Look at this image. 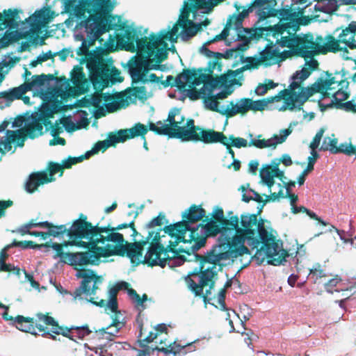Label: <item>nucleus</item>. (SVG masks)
<instances>
[{
	"instance_id": "7",
	"label": "nucleus",
	"mask_w": 356,
	"mask_h": 356,
	"mask_svg": "<svg viewBox=\"0 0 356 356\" xmlns=\"http://www.w3.org/2000/svg\"><path fill=\"white\" fill-rule=\"evenodd\" d=\"M166 227L167 226L163 229L159 228L156 232L149 231L143 244H148L149 241L158 243L159 248H163L164 256H169V252L173 254V264L179 252L185 253L186 257H198L196 252L204 245V238L199 242H192L186 234L178 233L177 228L173 232H168Z\"/></svg>"
},
{
	"instance_id": "12",
	"label": "nucleus",
	"mask_w": 356,
	"mask_h": 356,
	"mask_svg": "<svg viewBox=\"0 0 356 356\" xmlns=\"http://www.w3.org/2000/svg\"><path fill=\"white\" fill-rule=\"evenodd\" d=\"M98 227L97 225H92L87 221V216L81 213L79 218L74 220L70 228H67L65 233L70 241L65 243V245H77L92 250V248L95 245V240Z\"/></svg>"
},
{
	"instance_id": "24",
	"label": "nucleus",
	"mask_w": 356,
	"mask_h": 356,
	"mask_svg": "<svg viewBox=\"0 0 356 356\" xmlns=\"http://www.w3.org/2000/svg\"><path fill=\"white\" fill-rule=\"evenodd\" d=\"M191 120V119L185 122L184 118L181 115L180 110L177 108H172L168 113V119L166 121L169 122L168 124V127L173 130V131H170V130H169L168 136L170 138H179L177 136H172V134L181 132V129H184L188 125V124H189L188 122Z\"/></svg>"
},
{
	"instance_id": "14",
	"label": "nucleus",
	"mask_w": 356,
	"mask_h": 356,
	"mask_svg": "<svg viewBox=\"0 0 356 356\" xmlns=\"http://www.w3.org/2000/svg\"><path fill=\"white\" fill-rule=\"evenodd\" d=\"M188 123L184 129H181V132L172 134V136L178 137L183 141L195 140L202 141L204 143L225 144L223 140L226 139V136L222 133L203 130L195 126L193 120H191Z\"/></svg>"
},
{
	"instance_id": "4",
	"label": "nucleus",
	"mask_w": 356,
	"mask_h": 356,
	"mask_svg": "<svg viewBox=\"0 0 356 356\" xmlns=\"http://www.w3.org/2000/svg\"><path fill=\"white\" fill-rule=\"evenodd\" d=\"M63 12L68 14L65 24L72 27L74 38L81 42L76 49L79 56L88 54V48L105 32L104 19L98 15L111 13L115 5L114 0H62Z\"/></svg>"
},
{
	"instance_id": "25",
	"label": "nucleus",
	"mask_w": 356,
	"mask_h": 356,
	"mask_svg": "<svg viewBox=\"0 0 356 356\" xmlns=\"http://www.w3.org/2000/svg\"><path fill=\"white\" fill-rule=\"evenodd\" d=\"M234 26L236 31L237 32V37L235 38V35H234L231 39L234 40L236 42L232 49L227 50L223 53L222 57L225 58L232 57L234 51H243L246 50L250 41V38L244 35L245 33H250L248 29H244L243 26L242 28L236 29V24Z\"/></svg>"
},
{
	"instance_id": "42",
	"label": "nucleus",
	"mask_w": 356,
	"mask_h": 356,
	"mask_svg": "<svg viewBox=\"0 0 356 356\" xmlns=\"http://www.w3.org/2000/svg\"><path fill=\"white\" fill-rule=\"evenodd\" d=\"M130 98V97H126L124 99L107 102L104 105L108 112H113L119 108L127 107L131 102Z\"/></svg>"
},
{
	"instance_id": "58",
	"label": "nucleus",
	"mask_w": 356,
	"mask_h": 356,
	"mask_svg": "<svg viewBox=\"0 0 356 356\" xmlns=\"http://www.w3.org/2000/svg\"><path fill=\"white\" fill-rule=\"evenodd\" d=\"M184 94L180 95L179 99L184 100L185 97H188L192 100H197L201 99L199 91L195 89H186L183 90Z\"/></svg>"
},
{
	"instance_id": "30",
	"label": "nucleus",
	"mask_w": 356,
	"mask_h": 356,
	"mask_svg": "<svg viewBox=\"0 0 356 356\" xmlns=\"http://www.w3.org/2000/svg\"><path fill=\"white\" fill-rule=\"evenodd\" d=\"M3 151L9 152L12 149V143H17L18 146L24 145V138L21 136L19 131H6V136L5 140H0Z\"/></svg>"
},
{
	"instance_id": "17",
	"label": "nucleus",
	"mask_w": 356,
	"mask_h": 356,
	"mask_svg": "<svg viewBox=\"0 0 356 356\" xmlns=\"http://www.w3.org/2000/svg\"><path fill=\"white\" fill-rule=\"evenodd\" d=\"M275 6H277V0H254L247 9L243 8L237 17L233 18L236 22V29L242 28L243 19L250 12H255L259 22L265 20L269 16H274L277 13Z\"/></svg>"
},
{
	"instance_id": "1",
	"label": "nucleus",
	"mask_w": 356,
	"mask_h": 356,
	"mask_svg": "<svg viewBox=\"0 0 356 356\" xmlns=\"http://www.w3.org/2000/svg\"><path fill=\"white\" fill-rule=\"evenodd\" d=\"M204 216L205 211L202 207L192 205L182 213L183 221L167 225L166 229L168 232H173L177 228L178 233L186 234L192 242H199L204 238L205 243L207 238L217 237L216 244L207 252L204 259L211 264L220 265L222 261L234 259L244 254H250L248 248L236 249V246L238 248L243 245L244 239L248 241V244L253 245L254 243L250 236H245V234L233 237V234L238 232L236 217L229 218L223 224L225 227H220L213 219H210L204 225L197 224Z\"/></svg>"
},
{
	"instance_id": "59",
	"label": "nucleus",
	"mask_w": 356,
	"mask_h": 356,
	"mask_svg": "<svg viewBox=\"0 0 356 356\" xmlns=\"http://www.w3.org/2000/svg\"><path fill=\"white\" fill-rule=\"evenodd\" d=\"M165 219V215L159 213V215L149 221L145 227V229L148 232L152 231L151 229L155 226H161L163 223V220Z\"/></svg>"
},
{
	"instance_id": "22",
	"label": "nucleus",
	"mask_w": 356,
	"mask_h": 356,
	"mask_svg": "<svg viewBox=\"0 0 356 356\" xmlns=\"http://www.w3.org/2000/svg\"><path fill=\"white\" fill-rule=\"evenodd\" d=\"M63 168H66L63 164H54L50 168L49 175L47 173H38L30 175L26 184V190L28 193H33L39 186L50 182L53 180L52 177L59 172Z\"/></svg>"
},
{
	"instance_id": "39",
	"label": "nucleus",
	"mask_w": 356,
	"mask_h": 356,
	"mask_svg": "<svg viewBox=\"0 0 356 356\" xmlns=\"http://www.w3.org/2000/svg\"><path fill=\"white\" fill-rule=\"evenodd\" d=\"M211 98V99H204L205 107L212 111L219 113L227 117L228 104H227L226 106L220 105V103L218 101H216V99L213 98V97Z\"/></svg>"
},
{
	"instance_id": "21",
	"label": "nucleus",
	"mask_w": 356,
	"mask_h": 356,
	"mask_svg": "<svg viewBox=\"0 0 356 356\" xmlns=\"http://www.w3.org/2000/svg\"><path fill=\"white\" fill-rule=\"evenodd\" d=\"M198 257H193L192 256L186 257V255H179V257H176L175 260V265L176 266H181L186 261H199L200 262V267H199V271L201 273V275L199 276V282L200 284V286H204L207 285L208 282L211 281V278L213 277V275L216 274V266H212L211 268H208L206 269H204V263H208V261H204V258L207 256V252L204 255H200L198 254ZM209 264H210L209 262Z\"/></svg>"
},
{
	"instance_id": "35",
	"label": "nucleus",
	"mask_w": 356,
	"mask_h": 356,
	"mask_svg": "<svg viewBox=\"0 0 356 356\" xmlns=\"http://www.w3.org/2000/svg\"><path fill=\"white\" fill-rule=\"evenodd\" d=\"M31 319L25 318L23 316L18 315L14 318V325L16 328L20 331L28 332L33 335H37L35 327L31 323Z\"/></svg>"
},
{
	"instance_id": "18",
	"label": "nucleus",
	"mask_w": 356,
	"mask_h": 356,
	"mask_svg": "<svg viewBox=\"0 0 356 356\" xmlns=\"http://www.w3.org/2000/svg\"><path fill=\"white\" fill-rule=\"evenodd\" d=\"M144 239L136 243L140 244V254H141V259L140 264H146L151 266H159L164 267L166 265L168 259H170V256H164L163 254V248L160 249L158 243H154L151 241L148 244H143Z\"/></svg>"
},
{
	"instance_id": "62",
	"label": "nucleus",
	"mask_w": 356,
	"mask_h": 356,
	"mask_svg": "<svg viewBox=\"0 0 356 356\" xmlns=\"http://www.w3.org/2000/svg\"><path fill=\"white\" fill-rule=\"evenodd\" d=\"M37 316L40 321H43L46 325H52L53 327H58V323L51 316L43 314H38Z\"/></svg>"
},
{
	"instance_id": "34",
	"label": "nucleus",
	"mask_w": 356,
	"mask_h": 356,
	"mask_svg": "<svg viewBox=\"0 0 356 356\" xmlns=\"http://www.w3.org/2000/svg\"><path fill=\"white\" fill-rule=\"evenodd\" d=\"M147 127L140 123L136 124L134 127L128 129H120L118 134L122 138H125L124 141L128 138H133L136 136H142L143 138L147 134Z\"/></svg>"
},
{
	"instance_id": "6",
	"label": "nucleus",
	"mask_w": 356,
	"mask_h": 356,
	"mask_svg": "<svg viewBox=\"0 0 356 356\" xmlns=\"http://www.w3.org/2000/svg\"><path fill=\"white\" fill-rule=\"evenodd\" d=\"M29 90H33L34 95L43 101H47L42 103L38 113L33 114L41 119L43 123L44 121L51 122L47 118L60 110L58 98L63 93V88L59 86L58 79L53 74L33 76L30 82H25L18 87L0 92V108L9 106L14 100L19 99Z\"/></svg>"
},
{
	"instance_id": "45",
	"label": "nucleus",
	"mask_w": 356,
	"mask_h": 356,
	"mask_svg": "<svg viewBox=\"0 0 356 356\" xmlns=\"http://www.w3.org/2000/svg\"><path fill=\"white\" fill-rule=\"evenodd\" d=\"M67 227L65 225H60L57 227H49L46 232H42L40 236L44 240L47 237H59L65 233Z\"/></svg>"
},
{
	"instance_id": "9",
	"label": "nucleus",
	"mask_w": 356,
	"mask_h": 356,
	"mask_svg": "<svg viewBox=\"0 0 356 356\" xmlns=\"http://www.w3.org/2000/svg\"><path fill=\"white\" fill-rule=\"evenodd\" d=\"M281 47H288L293 49L295 54L304 58H312L316 53H326L327 40L321 36L316 37V40L312 35L299 36L287 33L286 36L280 39Z\"/></svg>"
},
{
	"instance_id": "29",
	"label": "nucleus",
	"mask_w": 356,
	"mask_h": 356,
	"mask_svg": "<svg viewBox=\"0 0 356 356\" xmlns=\"http://www.w3.org/2000/svg\"><path fill=\"white\" fill-rule=\"evenodd\" d=\"M70 80L72 83L76 86L80 92H84L88 89L89 81L81 67L76 66L74 67L71 72Z\"/></svg>"
},
{
	"instance_id": "56",
	"label": "nucleus",
	"mask_w": 356,
	"mask_h": 356,
	"mask_svg": "<svg viewBox=\"0 0 356 356\" xmlns=\"http://www.w3.org/2000/svg\"><path fill=\"white\" fill-rule=\"evenodd\" d=\"M19 247L22 249H35L38 245H34L31 241H14L8 248Z\"/></svg>"
},
{
	"instance_id": "52",
	"label": "nucleus",
	"mask_w": 356,
	"mask_h": 356,
	"mask_svg": "<svg viewBox=\"0 0 356 356\" xmlns=\"http://www.w3.org/2000/svg\"><path fill=\"white\" fill-rule=\"evenodd\" d=\"M237 17V16H232L230 17L226 24V27L223 29L220 34H219V37L222 39L227 38V37L229 34V30L233 29L235 32V35L237 36V32L235 29V20L233 18Z\"/></svg>"
},
{
	"instance_id": "48",
	"label": "nucleus",
	"mask_w": 356,
	"mask_h": 356,
	"mask_svg": "<svg viewBox=\"0 0 356 356\" xmlns=\"http://www.w3.org/2000/svg\"><path fill=\"white\" fill-rule=\"evenodd\" d=\"M337 139L330 137H325L323 140L322 145L320 150L330 151L332 154H335V149H337Z\"/></svg>"
},
{
	"instance_id": "50",
	"label": "nucleus",
	"mask_w": 356,
	"mask_h": 356,
	"mask_svg": "<svg viewBox=\"0 0 356 356\" xmlns=\"http://www.w3.org/2000/svg\"><path fill=\"white\" fill-rule=\"evenodd\" d=\"M314 8L315 9L323 13H330L337 10V0H327V4L323 6H318V4H316Z\"/></svg>"
},
{
	"instance_id": "2",
	"label": "nucleus",
	"mask_w": 356,
	"mask_h": 356,
	"mask_svg": "<svg viewBox=\"0 0 356 356\" xmlns=\"http://www.w3.org/2000/svg\"><path fill=\"white\" fill-rule=\"evenodd\" d=\"M189 15L190 11L188 8H184L177 24H175L171 30L168 26V29L161 30L158 35L149 34L148 42L147 38L145 40H140L135 30H128L126 32L122 41L127 42L128 46L127 49L133 51L136 49L139 54V56H132L124 67L134 81L145 82L147 81L148 70H156L162 68V65L153 64L152 62L159 63L166 58L168 49L166 41L172 43L177 42L179 27L183 29L179 35L184 41H187L196 34L200 25H195L192 20L189 19Z\"/></svg>"
},
{
	"instance_id": "57",
	"label": "nucleus",
	"mask_w": 356,
	"mask_h": 356,
	"mask_svg": "<svg viewBox=\"0 0 356 356\" xmlns=\"http://www.w3.org/2000/svg\"><path fill=\"white\" fill-rule=\"evenodd\" d=\"M280 163V159H275L271 161V163L270 165H266V168H272L273 176L275 177L284 176V172L280 170L278 168Z\"/></svg>"
},
{
	"instance_id": "38",
	"label": "nucleus",
	"mask_w": 356,
	"mask_h": 356,
	"mask_svg": "<svg viewBox=\"0 0 356 356\" xmlns=\"http://www.w3.org/2000/svg\"><path fill=\"white\" fill-rule=\"evenodd\" d=\"M310 75V71L308 69L302 68L301 70L296 71L291 76L292 82L289 85V89L294 90L299 88L300 82L305 81Z\"/></svg>"
},
{
	"instance_id": "55",
	"label": "nucleus",
	"mask_w": 356,
	"mask_h": 356,
	"mask_svg": "<svg viewBox=\"0 0 356 356\" xmlns=\"http://www.w3.org/2000/svg\"><path fill=\"white\" fill-rule=\"evenodd\" d=\"M343 153L348 156L353 155L355 153L353 146L350 143H341L337 149H335V154Z\"/></svg>"
},
{
	"instance_id": "13",
	"label": "nucleus",
	"mask_w": 356,
	"mask_h": 356,
	"mask_svg": "<svg viewBox=\"0 0 356 356\" xmlns=\"http://www.w3.org/2000/svg\"><path fill=\"white\" fill-rule=\"evenodd\" d=\"M309 4H306L300 12H296L291 8L278 9L275 7L277 13L273 17L277 15L280 17V21L277 25L280 39L282 36H286L287 33L295 34L298 31L300 25H307L309 22L310 19L308 17H299V14L302 13V10Z\"/></svg>"
},
{
	"instance_id": "26",
	"label": "nucleus",
	"mask_w": 356,
	"mask_h": 356,
	"mask_svg": "<svg viewBox=\"0 0 356 356\" xmlns=\"http://www.w3.org/2000/svg\"><path fill=\"white\" fill-rule=\"evenodd\" d=\"M17 9L4 10L3 14L0 13V36L6 29L15 30L18 28V22L20 21Z\"/></svg>"
},
{
	"instance_id": "5",
	"label": "nucleus",
	"mask_w": 356,
	"mask_h": 356,
	"mask_svg": "<svg viewBox=\"0 0 356 356\" xmlns=\"http://www.w3.org/2000/svg\"><path fill=\"white\" fill-rule=\"evenodd\" d=\"M266 200L263 204L258 206L257 213H243L240 216V223L241 227L238 225V232L233 234V236L245 234V236H250V238L254 241V244H248V241L244 239L243 245L241 248H247L245 245L255 250L254 257L260 262H263L266 258L270 259L268 263L271 265L278 266L282 264L286 261L285 251L282 248V243L276 241L273 235L269 233L265 228L264 222L262 219L258 220L257 216L259 215L266 204V202L270 200L266 197ZM236 249L239 247L236 246Z\"/></svg>"
},
{
	"instance_id": "23",
	"label": "nucleus",
	"mask_w": 356,
	"mask_h": 356,
	"mask_svg": "<svg viewBox=\"0 0 356 356\" xmlns=\"http://www.w3.org/2000/svg\"><path fill=\"white\" fill-rule=\"evenodd\" d=\"M268 169V168H266V165L262 168L260 170V177L261 178L263 183L268 187L269 191H272V190H275V188H277L279 189L278 192L274 191L269 195H266V197H268L269 200H271L272 201H277L279 200L280 198H283L284 189L281 184L275 183L273 177H275L273 176V174H271Z\"/></svg>"
},
{
	"instance_id": "28",
	"label": "nucleus",
	"mask_w": 356,
	"mask_h": 356,
	"mask_svg": "<svg viewBox=\"0 0 356 356\" xmlns=\"http://www.w3.org/2000/svg\"><path fill=\"white\" fill-rule=\"evenodd\" d=\"M44 126L45 127V132L49 133V134L53 137V138L49 141V145L50 146L65 145V140L59 137V135L63 132V127L60 125V123H58L57 121L54 123L44 121Z\"/></svg>"
},
{
	"instance_id": "37",
	"label": "nucleus",
	"mask_w": 356,
	"mask_h": 356,
	"mask_svg": "<svg viewBox=\"0 0 356 356\" xmlns=\"http://www.w3.org/2000/svg\"><path fill=\"white\" fill-rule=\"evenodd\" d=\"M291 130L290 129H285L280 131L279 136L275 135L272 138L264 140L265 148L266 147H273L275 148L276 145L284 143L287 136L290 135Z\"/></svg>"
},
{
	"instance_id": "27",
	"label": "nucleus",
	"mask_w": 356,
	"mask_h": 356,
	"mask_svg": "<svg viewBox=\"0 0 356 356\" xmlns=\"http://www.w3.org/2000/svg\"><path fill=\"white\" fill-rule=\"evenodd\" d=\"M43 122L33 113L24 120V131L30 138H35L43 134Z\"/></svg>"
},
{
	"instance_id": "46",
	"label": "nucleus",
	"mask_w": 356,
	"mask_h": 356,
	"mask_svg": "<svg viewBox=\"0 0 356 356\" xmlns=\"http://www.w3.org/2000/svg\"><path fill=\"white\" fill-rule=\"evenodd\" d=\"M127 294L136 307H140L142 309H145L144 302L147 300L146 294H143L141 298L136 291L131 288L127 290Z\"/></svg>"
},
{
	"instance_id": "16",
	"label": "nucleus",
	"mask_w": 356,
	"mask_h": 356,
	"mask_svg": "<svg viewBox=\"0 0 356 356\" xmlns=\"http://www.w3.org/2000/svg\"><path fill=\"white\" fill-rule=\"evenodd\" d=\"M356 32V22H351L347 28L343 29L339 35L337 39L328 35L325 37L327 40V51L337 52L343 51V56L346 59L350 57L347 55L348 51L347 47L355 49H356V40L355 39Z\"/></svg>"
},
{
	"instance_id": "15",
	"label": "nucleus",
	"mask_w": 356,
	"mask_h": 356,
	"mask_svg": "<svg viewBox=\"0 0 356 356\" xmlns=\"http://www.w3.org/2000/svg\"><path fill=\"white\" fill-rule=\"evenodd\" d=\"M251 65L252 64L244 65L236 70H229L227 74L216 79L208 74H202L199 77L201 80L197 79V81H200V83H203L207 86L208 90L212 92L213 90L218 86L219 88H227L229 86H241L244 80L243 72L250 69Z\"/></svg>"
},
{
	"instance_id": "47",
	"label": "nucleus",
	"mask_w": 356,
	"mask_h": 356,
	"mask_svg": "<svg viewBox=\"0 0 356 356\" xmlns=\"http://www.w3.org/2000/svg\"><path fill=\"white\" fill-rule=\"evenodd\" d=\"M216 0H189V8L198 10L200 8H209L215 5Z\"/></svg>"
},
{
	"instance_id": "63",
	"label": "nucleus",
	"mask_w": 356,
	"mask_h": 356,
	"mask_svg": "<svg viewBox=\"0 0 356 356\" xmlns=\"http://www.w3.org/2000/svg\"><path fill=\"white\" fill-rule=\"evenodd\" d=\"M76 330V335L74 337H78L79 339H83L86 336L89 335L92 331L90 330L88 326L83 325L81 327H74Z\"/></svg>"
},
{
	"instance_id": "49",
	"label": "nucleus",
	"mask_w": 356,
	"mask_h": 356,
	"mask_svg": "<svg viewBox=\"0 0 356 356\" xmlns=\"http://www.w3.org/2000/svg\"><path fill=\"white\" fill-rule=\"evenodd\" d=\"M127 97H131V103L135 102L136 99L145 100L147 99V91L144 86L134 87L132 90V93L127 95Z\"/></svg>"
},
{
	"instance_id": "54",
	"label": "nucleus",
	"mask_w": 356,
	"mask_h": 356,
	"mask_svg": "<svg viewBox=\"0 0 356 356\" xmlns=\"http://www.w3.org/2000/svg\"><path fill=\"white\" fill-rule=\"evenodd\" d=\"M228 138L229 143L235 147L241 148L248 146L249 143L243 138H235L233 135L229 136Z\"/></svg>"
},
{
	"instance_id": "11",
	"label": "nucleus",
	"mask_w": 356,
	"mask_h": 356,
	"mask_svg": "<svg viewBox=\"0 0 356 356\" xmlns=\"http://www.w3.org/2000/svg\"><path fill=\"white\" fill-rule=\"evenodd\" d=\"M102 51L90 56L87 61V67L90 71V81L95 89L106 87L110 79L112 82H120V72L113 70L110 74V70L106 63Z\"/></svg>"
},
{
	"instance_id": "20",
	"label": "nucleus",
	"mask_w": 356,
	"mask_h": 356,
	"mask_svg": "<svg viewBox=\"0 0 356 356\" xmlns=\"http://www.w3.org/2000/svg\"><path fill=\"white\" fill-rule=\"evenodd\" d=\"M110 13H107L105 15H98L99 17H101L104 19V25L105 26V31H106V26H108V29H114V30H121L123 31V34L121 35H117V38L118 41L124 47L125 49L127 50V47H128L127 42L122 41L123 37L125 35L126 32L128 30H135L137 31L138 39L140 40H145V38H147V41L149 39V35H147V30H145L144 31V36L142 37L141 34V30L138 29H134L128 27L124 29V24L122 22L121 18L118 16H112L109 15ZM127 51H129L127 49ZM131 51L134 52L135 51H137V54L136 56H139V54L138 53V50L136 49H134V50H130Z\"/></svg>"
},
{
	"instance_id": "10",
	"label": "nucleus",
	"mask_w": 356,
	"mask_h": 356,
	"mask_svg": "<svg viewBox=\"0 0 356 356\" xmlns=\"http://www.w3.org/2000/svg\"><path fill=\"white\" fill-rule=\"evenodd\" d=\"M334 83L335 80L332 74L325 72L324 76L318 78L310 87H303L299 92L292 91L280 111L302 110V106L311 96L316 92L327 91Z\"/></svg>"
},
{
	"instance_id": "53",
	"label": "nucleus",
	"mask_w": 356,
	"mask_h": 356,
	"mask_svg": "<svg viewBox=\"0 0 356 356\" xmlns=\"http://www.w3.org/2000/svg\"><path fill=\"white\" fill-rule=\"evenodd\" d=\"M157 124L160 125V127L154 124V123H150L149 129L159 134L168 136V131L170 130V127H168V124L167 123H162L161 122H158Z\"/></svg>"
},
{
	"instance_id": "44",
	"label": "nucleus",
	"mask_w": 356,
	"mask_h": 356,
	"mask_svg": "<svg viewBox=\"0 0 356 356\" xmlns=\"http://www.w3.org/2000/svg\"><path fill=\"white\" fill-rule=\"evenodd\" d=\"M51 13L49 8H44L38 11H35L31 18L35 23H45L50 19Z\"/></svg>"
},
{
	"instance_id": "3",
	"label": "nucleus",
	"mask_w": 356,
	"mask_h": 356,
	"mask_svg": "<svg viewBox=\"0 0 356 356\" xmlns=\"http://www.w3.org/2000/svg\"><path fill=\"white\" fill-rule=\"evenodd\" d=\"M138 232L134 222L122 223L115 227H99L92 250L68 254L71 265H98L102 257L126 254L131 263L138 264L141 259L140 244L136 243Z\"/></svg>"
},
{
	"instance_id": "8",
	"label": "nucleus",
	"mask_w": 356,
	"mask_h": 356,
	"mask_svg": "<svg viewBox=\"0 0 356 356\" xmlns=\"http://www.w3.org/2000/svg\"><path fill=\"white\" fill-rule=\"evenodd\" d=\"M75 276L78 278H82V281L80 286L71 293L74 299L83 300L82 295L84 294L86 301L95 306L99 307L106 306V308L109 309L112 312L118 311L117 298H109L106 304L104 300H100L99 301L94 300V296H95L98 289L97 284L102 282L101 277L97 276L94 271L84 269L79 270L76 271Z\"/></svg>"
},
{
	"instance_id": "40",
	"label": "nucleus",
	"mask_w": 356,
	"mask_h": 356,
	"mask_svg": "<svg viewBox=\"0 0 356 356\" xmlns=\"http://www.w3.org/2000/svg\"><path fill=\"white\" fill-rule=\"evenodd\" d=\"M211 215L213 218L216 220L215 221L217 222L218 226H219L220 227H225L223 224L225 223L228 220H229V218L231 217H236L238 218V225L239 224L240 218H238L237 216L234 215L232 211L228 212L227 216V218H225L223 210L218 207L214 208Z\"/></svg>"
},
{
	"instance_id": "32",
	"label": "nucleus",
	"mask_w": 356,
	"mask_h": 356,
	"mask_svg": "<svg viewBox=\"0 0 356 356\" xmlns=\"http://www.w3.org/2000/svg\"><path fill=\"white\" fill-rule=\"evenodd\" d=\"M124 137L122 138V136H111L109 137V140H104L102 141L97 142L94 147L90 150L87 152L85 154L86 157H90L92 154H95L98 152L100 150L105 151L107 148H108L110 146H111L113 144L119 143V142H124Z\"/></svg>"
},
{
	"instance_id": "43",
	"label": "nucleus",
	"mask_w": 356,
	"mask_h": 356,
	"mask_svg": "<svg viewBox=\"0 0 356 356\" xmlns=\"http://www.w3.org/2000/svg\"><path fill=\"white\" fill-rule=\"evenodd\" d=\"M8 29L3 32V35L0 38V49L8 46L10 43L17 40V31H9Z\"/></svg>"
},
{
	"instance_id": "64",
	"label": "nucleus",
	"mask_w": 356,
	"mask_h": 356,
	"mask_svg": "<svg viewBox=\"0 0 356 356\" xmlns=\"http://www.w3.org/2000/svg\"><path fill=\"white\" fill-rule=\"evenodd\" d=\"M338 108H343L346 111H353L356 113V103L353 100L344 103H339L337 106Z\"/></svg>"
},
{
	"instance_id": "41",
	"label": "nucleus",
	"mask_w": 356,
	"mask_h": 356,
	"mask_svg": "<svg viewBox=\"0 0 356 356\" xmlns=\"http://www.w3.org/2000/svg\"><path fill=\"white\" fill-rule=\"evenodd\" d=\"M151 69L148 70L147 71V81H145V82H143L142 81H134L133 79H131L132 80V83H149V82H152V83H159V82H161V84L164 86V87H168V86H172V82H173V80H174V78L172 75H168L167 77H166V80L164 81H161L160 80V78L158 77L155 74H149V71ZM131 78H132L131 76Z\"/></svg>"
},
{
	"instance_id": "61",
	"label": "nucleus",
	"mask_w": 356,
	"mask_h": 356,
	"mask_svg": "<svg viewBox=\"0 0 356 356\" xmlns=\"http://www.w3.org/2000/svg\"><path fill=\"white\" fill-rule=\"evenodd\" d=\"M324 132L325 130L323 128L318 131L314 138H313L312 142L310 143V149H317L319 147Z\"/></svg>"
},
{
	"instance_id": "51",
	"label": "nucleus",
	"mask_w": 356,
	"mask_h": 356,
	"mask_svg": "<svg viewBox=\"0 0 356 356\" xmlns=\"http://www.w3.org/2000/svg\"><path fill=\"white\" fill-rule=\"evenodd\" d=\"M314 159L312 157H308V164L307 168L304 170L298 177V183L299 186H302L304 184L306 176L310 171H312L314 169Z\"/></svg>"
},
{
	"instance_id": "33",
	"label": "nucleus",
	"mask_w": 356,
	"mask_h": 356,
	"mask_svg": "<svg viewBox=\"0 0 356 356\" xmlns=\"http://www.w3.org/2000/svg\"><path fill=\"white\" fill-rule=\"evenodd\" d=\"M197 74L191 70H186L183 74H179L176 78L174 79L172 82V86H176L179 88H184L186 83H191L193 85L199 86L200 81H197Z\"/></svg>"
},
{
	"instance_id": "19",
	"label": "nucleus",
	"mask_w": 356,
	"mask_h": 356,
	"mask_svg": "<svg viewBox=\"0 0 356 356\" xmlns=\"http://www.w3.org/2000/svg\"><path fill=\"white\" fill-rule=\"evenodd\" d=\"M277 41L278 44H280V40H277ZM280 47H281L280 44L277 45V44L271 43L267 44L266 48L259 53L260 56L259 58H245L243 56H241V61L242 63H247L245 65L252 64L250 68L257 65L258 63L264 61H269L266 65L275 64L279 58L283 60L287 58L293 52L291 50L280 51Z\"/></svg>"
},
{
	"instance_id": "36",
	"label": "nucleus",
	"mask_w": 356,
	"mask_h": 356,
	"mask_svg": "<svg viewBox=\"0 0 356 356\" xmlns=\"http://www.w3.org/2000/svg\"><path fill=\"white\" fill-rule=\"evenodd\" d=\"M121 327H113L110 325L106 327H102L98 330H95V333L99 339H106L108 341H112L113 338L117 336V334L120 330Z\"/></svg>"
},
{
	"instance_id": "31",
	"label": "nucleus",
	"mask_w": 356,
	"mask_h": 356,
	"mask_svg": "<svg viewBox=\"0 0 356 356\" xmlns=\"http://www.w3.org/2000/svg\"><path fill=\"white\" fill-rule=\"evenodd\" d=\"M250 99L242 98L234 103L231 101L228 104L227 117H233L238 113H246L250 110Z\"/></svg>"
},
{
	"instance_id": "60",
	"label": "nucleus",
	"mask_w": 356,
	"mask_h": 356,
	"mask_svg": "<svg viewBox=\"0 0 356 356\" xmlns=\"http://www.w3.org/2000/svg\"><path fill=\"white\" fill-rule=\"evenodd\" d=\"M250 110L252 111H263L265 107L269 104V101L266 99L261 100L252 101L250 99Z\"/></svg>"
}]
</instances>
